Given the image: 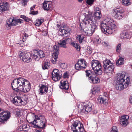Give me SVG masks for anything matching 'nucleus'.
Returning <instances> with one entry per match:
<instances>
[{
  "instance_id": "nucleus-1",
  "label": "nucleus",
  "mask_w": 132,
  "mask_h": 132,
  "mask_svg": "<svg viewBox=\"0 0 132 132\" xmlns=\"http://www.w3.org/2000/svg\"><path fill=\"white\" fill-rule=\"evenodd\" d=\"M93 16L92 14H88L85 16L84 22L85 24L90 25L91 27L86 26L84 28L81 27V31L86 36H91L95 31L97 29L98 23L95 21H93ZM81 27V25L80 24Z\"/></svg>"
},
{
  "instance_id": "nucleus-2",
  "label": "nucleus",
  "mask_w": 132,
  "mask_h": 132,
  "mask_svg": "<svg viewBox=\"0 0 132 132\" xmlns=\"http://www.w3.org/2000/svg\"><path fill=\"white\" fill-rule=\"evenodd\" d=\"M115 21L113 20L107 18L101 23V28L103 32L111 34L115 30Z\"/></svg>"
},
{
  "instance_id": "nucleus-3",
  "label": "nucleus",
  "mask_w": 132,
  "mask_h": 132,
  "mask_svg": "<svg viewBox=\"0 0 132 132\" xmlns=\"http://www.w3.org/2000/svg\"><path fill=\"white\" fill-rule=\"evenodd\" d=\"M28 80L21 77H20L17 79H15L13 81L11 84L13 90L16 91L19 90L22 88L23 86L25 83V82Z\"/></svg>"
},
{
  "instance_id": "nucleus-4",
  "label": "nucleus",
  "mask_w": 132,
  "mask_h": 132,
  "mask_svg": "<svg viewBox=\"0 0 132 132\" xmlns=\"http://www.w3.org/2000/svg\"><path fill=\"white\" fill-rule=\"evenodd\" d=\"M12 102L16 105L21 104L24 105L27 103V98L26 96L21 94L19 96H16L13 98Z\"/></svg>"
},
{
  "instance_id": "nucleus-5",
  "label": "nucleus",
  "mask_w": 132,
  "mask_h": 132,
  "mask_svg": "<svg viewBox=\"0 0 132 132\" xmlns=\"http://www.w3.org/2000/svg\"><path fill=\"white\" fill-rule=\"evenodd\" d=\"M103 71L106 73H111L113 71L114 69V65L111 63V61L108 59L103 62Z\"/></svg>"
},
{
  "instance_id": "nucleus-6",
  "label": "nucleus",
  "mask_w": 132,
  "mask_h": 132,
  "mask_svg": "<svg viewBox=\"0 0 132 132\" xmlns=\"http://www.w3.org/2000/svg\"><path fill=\"white\" fill-rule=\"evenodd\" d=\"M45 118L44 117L37 116H35V119L32 122H31L35 127H37L40 128H43L45 126V122L43 120Z\"/></svg>"
},
{
  "instance_id": "nucleus-7",
  "label": "nucleus",
  "mask_w": 132,
  "mask_h": 132,
  "mask_svg": "<svg viewBox=\"0 0 132 132\" xmlns=\"http://www.w3.org/2000/svg\"><path fill=\"white\" fill-rule=\"evenodd\" d=\"M91 65L95 73L98 75H101L102 73V67L98 61L93 60L92 62Z\"/></svg>"
},
{
  "instance_id": "nucleus-8",
  "label": "nucleus",
  "mask_w": 132,
  "mask_h": 132,
  "mask_svg": "<svg viewBox=\"0 0 132 132\" xmlns=\"http://www.w3.org/2000/svg\"><path fill=\"white\" fill-rule=\"evenodd\" d=\"M22 22L23 21L21 19H16L15 18L11 17L7 19L6 26L8 28L11 26H15L18 24V23H22Z\"/></svg>"
},
{
  "instance_id": "nucleus-9",
  "label": "nucleus",
  "mask_w": 132,
  "mask_h": 132,
  "mask_svg": "<svg viewBox=\"0 0 132 132\" xmlns=\"http://www.w3.org/2000/svg\"><path fill=\"white\" fill-rule=\"evenodd\" d=\"M83 125L80 122L77 120L73 122L71 126V130L73 132H82Z\"/></svg>"
},
{
  "instance_id": "nucleus-10",
  "label": "nucleus",
  "mask_w": 132,
  "mask_h": 132,
  "mask_svg": "<svg viewBox=\"0 0 132 132\" xmlns=\"http://www.w3.org/2000/svg\"><path fill=\"white\" fill-rule=\"evenodd\" d=\"M129 78L128 77H127L126 82H117L116 88L119 90H122L127 87L129 84Z\"/></svg>"
},
{
  "instance_id": "nucleus-11",
  "label": "nucleus",
  "mask_w": 132,
  "mask_h": 132,
  "mask_svg": "<svg viewBox=\"0 0 132 132\" xmlns=\"http://www.w3.org/2000/svg\"><path fill=\"white\" fill-rule=\"evenodd\" d=\"M20 59L24 62H29L31 61V54L26 52H21L19 55Z\"/></svg>"
},
{
  "instance_id": "nucleus-12",
  "label": "nucleus",
  "mask_w": 132,
  "mask_h": 132,
  "mask_svg": "<svg viewBox=\"0 0 132 132\" xmlns=\"http://www.w3.org/2000/svg\"><path fill=\"white\" fill-rule=\"evenodd\" d=\"M87 63L84 59H80L78 61L77 63L75 65V69L76 70H80L83 68H85L87 67Z\"/></svg>"
},
{
  "instance_id": "nucleus-13",
  "label": "nucleus",
  "mask_w": 132,
  "mask_h": 132,
  "mask_svg": "<svg viewBox=\"0 0 132 132\" xmlns=\"http://www.w3.org/2000/svg\"><path fill=\"white\" fill-rule=\"evenodd\" d=\"M113 15L115 18L120 19L123 17L122 11L119 8H114L113 10Z\"/></svg>"
},
{
  "instance_id": "nucleus-14",
  "label": "nucleus",
  "mask_w": 132,
  "mask_h": 132,
  "mask_svg": "<svg viewBox=\"0 0 132 132\" xmlns=\"http://www.w3.org/2000/svg\"><path fill=\"white\" fill-rule=\"evenodd\" d=\"M52 78L55 81H57L60 80L61 77V74L59 72L58 69H54L52 72Z\"/></svg>"
},
{
  "instance_id": "nucleus-15",
  "label": "nucleus",
  "mask_w": 132,
  "mask_h": 132,
  "mask_svg": "<svg viewBox=\"0 0 132 132\" xmlns=\"http://www.w3.org/2000/svg\"><path fill=\"white\" fill-rule=\"evenodd\" d=\"M71 41V38L66 37V38H63L58 43V44L60 47L64 48H67V44L69 43Z\"/></svg>"
},
{
  "instance_id": "nucleus-16",
  "label": "nucleus",
  "mask_w": 132,
  "mask_h": 132,
  "mask_svg": "<svg viewBox=\"0 0 132 132\" xmlns=\"http://www.w3.org/2000/svg\"><path fill=\"white\" fill-rule=\"evenodd\" d=\"M34 54H33V57L34 59L37 60L40 58L44 57L45 56V54L44 53L43 51L41 50H35L34 51Z\"/></svg>"
},
{
  "instance_id": "nucleus-17",
  "label": "nucleus",
  "mask_w": 132,
  "mask_h": 132,
  "mask_svg": "<svg viewBox=\"0 0 132 132\" xmlns=\"http://www.w3.org/2000/svg\"><path fill=\"white\" fill-rule=\"evenodd\" d=\"M10 113L8 111H4L0 113V122H3L9 118Z\"/></svg>"
},
{
  "instance_id": "nucleus-18",
  "label": "nucleus",
  "mask_w": 132,
  "mask_h": 132,
  "mask_svg": "<svg viewBox=\"0 0 132 132\" xmlns=\"http://www.w3.org/2000/svg\"><path fill=\"white\" fill-rule=\"evenodd\" d=\"M9 8V5L7 2L0 3V14H2L5 11H7Z\"/></svg>"
},
{
  "instance_id": "nucleus-19",
  "label": "nucleus",
  "mask_w": 132,
  "mask_h": 132,
  "mask_svg": "<svg viewBox=\"0 0 132 132\" xmlns=\"http://www.w3.org/2000/svg\"><path fill=\"white\" fill-rule=\"evenodd\" d=\"M70 29L66 26L64 25L61 26L59 29V32L62 33V34H60L62 37H64V34L66 35L69 34Z\"/></svg>"
},
{
  "instance_id": "nucleus-20",
  "label": "nucleus",
  "mask_w": 132,
  "mask_h": 132,
  "mask_svg": "<svg viewBox=\"0 0 132 132\" xmlns=\"http://www.w3.org/2000/svg\"><path fill=\"white\" fill-rule=\"evenodd\" d=\"M83 109H81V112L83 113L90 112L92 110V104L89 103L88 104L83 105Z\"/></svg>"
},
{
  "instance_id": "nucleus-21",
  "label": "nucleus",
  "mask_w": 132,
  "mask_h": 132,
  "mask_svg": "<svg viewBox=\"0 0 132 132\" xmlns=\"http://www.w3.org/2000/svg\"><path fill=\"white\" fill-rule=\"evenodd\" d=\"M129 118V116L127 115H124L121 116L120 120V123L124 127L126 126L128 124V120Z\"/></svg>"
},
{
  "instance_id": "nucleus-22",
  "label": "nucleus",
  "mask_w": 132,
  "mask_h": 132,
  "mask_svg": "<svg viewBox=\"0 0 132 132\" xmlns=\"http://www.w3.org/2000/svg\"><path fill=\"white\" fill-rule=\"evenodd\" d=\"M22 88L20 89L19 91L23 92L24 93H26L29 91L31 86L29 82L27 81L25 82V83L22 86Z\"/></svg>"
},
{
  "instance_id": "nucleus-23",
  "label": "nucleus",
  "mask_w": 132,
  "mask_h": 132,
  "mask_svg": "<svg viewBox=\"0 0 132 132\" xmlns=\"http://www.w3.org/2000/svg\"><path fill=\"white\" fill-rule=\"evenodd\" d=\"M41 86L40 87L39 92L41 95L46 94L47 92L48 87L47 85H41Z\"/></svg>"
},
{
  "instance_id": "nucleus-24",
  "label": "nucleus",
  "mask_w": 132,
  "mask_h": 132,
  "mask_svg": "<svg viewBox=\"0 0 132 132\" xmlns=\"http://www.w3.org/2000/svg\"><path fill=\"white\" fill-rule=\"evenodd\" d=\"M89 80L91 83L93 84L98 83L99 81V79L96 74H93L91 76L89 77Z\"/></svg>"
},
{
  "instance_id": "nucleus-25",
  "label": "nucleus",
  "mask_w": 132,
  "mask_h": 132,
  "mask_svg": "<svg viewBox=\"0 0 132 132\" xmlns=\"http://www.w3.org/2000/svg\"><path fill=\"white\" fill-rule=\"evenodd\" d=\"M125 76V74L123 73L118 74L117 77V82H125L126 81L124 79Z\"/></svg>"
},
{
  "instance_id": "nucleus-26",
  "label": "nucleus",
  "mask_w": 132,
  "mask_h": 132,
  "mask_svg": "<svg viewBox=\"0 0 132 132\" xmlns=\"http://www.w3.org/2000/svg\"><path fill=\"white\" fill-rule=\"evenodd\" d=\"M107 98V97L106 96H105L104 95L100 96L98 99V102L100 104H103L106 105L107 104L106 102Z\"/></svg>"
},
{
  "instance_id": "nucleus-27",
  "label": "nucleus",
  "mask_w": 132,
  "mask_h": 132,
  "mask_svg": "<svg viewBox=\"0 0 132 132\" xmlns=\"http://www.w3.org/2000/svg\"><path fill=\"white\" fill-rule=\"evenodd\" d=\"M61 85L60 87L62 89L67 90L69 88L68 82L67 81H63L60 82Z\"/></svg>"
},
{
  "instance_id": "nucleus-28",
  "label": "nucleus",
  "mask_w": 132,
  "mask_h": 132,
  "mask_svg": "<svg viewBox=\"0 0 132 132\" xmlns=\"http://www.w3.org/2000/svg\"><path fill=\"white\" fill-rule=\"evenodd\" d=\"M43 7L45 10H51V5L50 4L47 2H44L43 3Z\"/></svg>"
},
{
  "instance_id": "nucleus-29",
  "label": "nucleus",
  "mask_w": 132,
  "mask_h": 132,
  "mask_svg": "<svg viewBox=\"0 0 132 132\" xmlns=\"http://www.w3.org/2000/svg\"><path fill=\"white\" fill-rule=\"evenodd\" d=\"M119 58L116 62V64L117 65H121L124 64V57L121 56H119Z\"/></svg>"
},
{
  "instance_id": "nucleus-30",
  "label": "nucleus",
  "mask_w": 132,
  "mask_h": 132,
  "mask_svg": "<svg viewBox=\"0 0 132 132\" xmlns=\"http://www.w3.org/2000/svg\"><path fill=\"white\" fill-rule=\"evenodd\" d=\"M94 14L95 19L96 20L100 19L102 16L100 11H98L97 12H95Z\"/></svg>"
},
{
  "instance_id": "nucleus-31",
  "label": "nucleus",
  "mask_w": 132,
  "mask_h": 132,
  "mask_svg": "<svg viewBox=\"0 0 132 132\" xmlns=\"http://www.w3.org/2000/svg\"><path fill=\"white\" fill-rule=\"evenodd\" d=\"M58 57V54L53 53L52 55V59L51 60V62L53 64L55 63Z\"/></svg>"
},
{
  "instance_id": "nucleus-32",
  "label": "nucleus",
  "mask_w": 132,
  "mask_h": 132,
  "mask_svg": "<svg viewBox=\"0 0 132 132\" xmlns=\"http://www.w3.org/2000/svg\"><path fill=\"white\" fill-rule=\"evenodd\" d=\"M121 37L122 38H129V35L128 33L125 31H123L121 34Z\"/></svg>"
},
{
  "instance_id": "nucleus-33",
  "label": "nucleus",
  "mask_w": 132,
  "mask_h": 132,
  "mask_svg": "<svg viewBox=\"0 0 132 132\" xmlns=\"http://www.w3.org/2000/svg\"><path fill=\"white\" fill-rule=\"evenodd\" d=\"M50 66V63L47 62H45L42 64V68L43 69H48Z\"/></svg>"
},
{
  "instance_id": "nucleus-34",
  "label": "nucleus",
  "mask_w": 132,
  "mask_h": 132,
  "mask_svg": "<svg viewBox=\"0 0 132 132\" xmlns=\"http://www.w3.org/2000/svg\"><path fill=\"white\" fill-rule=\"evenodd\" d=\"M53 53L58 54L59 53V46L56 45H54L53 47Z\"/></svg>"
},
{
  "instance_id": "nucleus-35",
  "label": "nucleus",
  "mask_w": 132,
  "mask_h": 132,
  "mask_svg": "<svg viewBox=\"0 0 132 132\" xmlns=\"http://www.w3.org/2000/svg\"><path fill=\"white\" fill-rule=\"evenodd\" d=\"M71 44L72 46L76 48L78 51H79L80 50L79 45L76 42H72Z\"/></svg>"
},
{
  "instance_id": "nucleus-36",
  "label": "nucleus",
  "mask_w": 132,
  "mask_h": 132,
  "mask_svg": "<svg viewBox=\"0 0 132 132\" xmlns=\"http://www.w3.org/2000/svg\"><path fill=\"white\" fill-rule=\"evenodd\" d=\"M77 38L79 43H81L82 42V41L84 39V36L83 35H78L77 36Z\"/></svg>"
},
{
  "instance_id": "nucleus-37",
  "label": "nucleus",
  "mask_w": 132,
  "mask_h": 132,
  "mask_svg": "<svg viewBox=\"0 0 132 132\" xmlns=\"http://www.w3.org/2000/svg\"><path fill=\"white\" fill-rule=\"evenodd\" d=\"M122 3L123 5L127 6L130 4V3L128 0H122Z\"/></svg>"
},
{
  "instance_id": "nucleus-38",
  "label": "nucleus",
  "mask_w": 132,
  "mask_h": 132,
  "mask_svg": "<svg viewBox=\"0 0 132 132\" xmlns=\"http://www.w3.org/2000/svg\"><path fill=\"white\" fill-rule=\"evenodd\" d=\"M100 89L99 87H94L92 90V93L93 94H95L96 93L98 92Z\"/></svg>"
},
{
  "instance_id": "nucleus-39",
  "label": "nucleus",
  "mask_w": 132,
  "mask_h": 132,
  "mask_svg": "<svg viewBox=\"0 0 132 132\" xmlns=\"http://www.w3.org/2000/svg\"><path fill=\"white\" fill-rule=\"evenodd\" d=\"M101 43V40L98 37H97L94 40V43L96 45L99 44Z\"/></svg>"
},
{
  "instance_id": "nucleus-40",
  "label": "nucleus",
  "mask_w": 132,
  "mask_h": 132,
  "mask_svg": "<svg viewBox=\"0 0 132 132\" xmlns=\"http://www.w3.org/2000/svg\"><path fill=\"white\" fill-rule=\"evenodd\" d=\"M85 72L86 73V75L89 78V77L93 75L90 70H87Z\"/></svg>"
},
{
  "instance_id": "nucleus-41",
  "label": "nucleus",
  "mask_w": 132,
  "mask_h": 132,
  "mask_svg": "<svg viewBox=\"0 0 132 132\" xmlns=\"http://www.w3.org/2000/svg\"><path fill=\"white\" fill-rule=\"evenodd\" d=\"M121 44H119L116 47V51L118 53L120 52L121 49Z\"/></svg>"
},
{
  "instance_id": "nucleus-42",
  "label": "nucleus",
  "mask_w": 132,
  "mask_h": 132,
  "mask_svg": "<svg viewBox=\"0 0 132 132\" xmlns=\"http://www.w3.org/2000/svg\"><path fill=\"white\" fill-rule=\"evenodd\" d=\"M23 130L26 131L28 129L29 126H27V124H23L21 125Z\"/></svg>"
},
{
  "instance_id": "nucleus-43",
  "label": "nucleus",
  "mask_w": 132,
  "mask_h": 132,
  "mask_svg": "<svg viewBox=\"0 0 132 132\" xmlns=\"http://www.w3.org/2000/svg\"><path fill=\"white\" fill-rule=\"evenodd\" d=\"M67 66V64L66 63H62L60 65V67L63 69H65L66 68Z\"/></svg>"
},
{
  "instance_id": "nucleus-44",
  "label": "nucleus",
  "mask_w": 132,
  "mask_h": 132,
  "mask_svg": "<svg viewBox=\"0 0 132 132\" xmlns=\"http://www.w3.org/2000/svg\"><path fill=\"white\" fill-rule=\"evenodd\" d=\"M21 17L25 21L28 22L29 21L30 19L28 17L24 15H21Z\"/></svg>"
},
{
  "instance_id": "nucleus-45",
  "label": "nucleus",
  "mask_w": 132,
  "mask_h": 132,
  "mask_svg": "<svg viewBox=\"0 0 132 132\" xmlns=\"http://www.w3.org/2000/svg\"><path fill=\"white\" fill-rule=\"evenodd\" d=\"M28 36V35L26 34V33H24L23 35V42H24L25 39L27 38Z\"/></svg>"
},
{
  "instance_id": "nucleus-46",
  "label": "nucleus",
  "mask_w": 132,
  "mask_h": 132,
  "mask_svg": "<svg viewBox=\"0 0 132 132\" xmlns=\"http://www.w3.org/2000/svg\"><path fill=\"white\" fill-rule=\"evenodd\" d=\"M38 13V11H30V14L34 15L37 14Z\"/></svg>"
},
{
  "instance_id": "nucleus-47",
  "label": "nucleus",
  "mask_w": 132,
  "mask_h": 132,
  "mask_svg": "<svg viewBox=\"0 0 132 132\" xmlns=\"http://www.w3.org/2000/svg\"><path fill=\"white\" fill-rule=\"evenodd\" d=\"M94 0H87V3L88 5L92 4L94 2Z\"/></svg>"
},
{
  "instance_id": "nucleus-48",
  "label": "nucleus",
  "mask_w": 132,
  "mask_h": 132,
  "mask_svg": "<svg viewBox=\"0 0 132 132\" xmlns=\"http://www.w3.org/2000/svg\"><path fill=\"white\" fill-rule=\"evenodd\" d=\"M103 45L104 46L108 47L109 45V43L107 42H104L102 43Z\"/></svg>"
},
{
  "instance_id": "nucleus-49",
  "label": "nucleus",
  "mask_w": 132,
  "mask_h": 132,
  "mask_svg": "<svg viewBox=\"0 0 132 132\" xmlns=\"http://www.w3.org/2000/svg\"><path fill=\"white\" fill-rule=\"evenodd\" d=\"M69 75L68 74V72H65L63 75V77L64 78H68L69 77Z\"/></svg>"
},
{
  "instance_id": "nucleus-50",
  "label": "nucleus",
  "mask_w": 132,
  "mask_h": 132,
  "mask_svg": "<svg viewBox=\"0 0 132 132\" xmlns=\"http://www.w3.org/2000/svg\"><path fill=\"white\" fill-rule=\"evenodd\" d=\"M111 131H113L114 132H118V131L117 129L116 126H114L113 127Z\"/></svg>"
},
{
  "instance_id": "nucleus-51",
  "label": "nucleus",
  "mask_w": 132,
  "mask_h": 132,
  "mask_svg": "<svg viewBox=\"0 0 132 132\" xmlns=\"http://www.w3.org/2000/svg\"><path fill=\"white\" fill-rule=\"evenodd\" d=\"M18 131H23V128L22 127V125L18 127Z\"/></svg>"
},
{
  "instance_id": "nucleus-52",
  "label": "nucleus",
  "mask_w": 132,
  "mask_h": 132,
  "mask_svg": "<svg viewBox=\"0 0 132 132\" xmlns=\"http://www.w3.org/2000/svg\"><path fill=\"white\" fill-rule=\"evenodd\" d=\"M44 21V20L43 19H38V22L39 23V24L41 25Z\"/></svg>"
},
{
  "instance_id": "nucleus-53",
  "label": "nucleus",
  "mask_w": 132,
  "mask_h": 132,
  "mask_svg": "<svg viewBox=\"0 0 132 132\" xmlns=\"http://www.w3.org/2000/svg\"><path fill=\"white\" fill-rule=\"evenodd\" d=\"M27 0H23L22 2V4L23 5H25L27 4Z\"/></svg>"
},
{
  "instance_id": "nucleus-54",
  "label": "nucleus",
  "mask_w": 132,
  "mask_h": 132,
  "mask_svg": "<svg viewBox=\"0 0 132 132\" xmlns=\"http://www.w3.org/2000/svg\"><path fill=\"white\" fill-rule=\"evenodd\" d=\"M36 5H34L33 6H32L31 7L30 9V11H32L35 8V7L36 6Z\"/></svg>"
},
{
  "instance_id": "nucleus-55",
  "label": "nucleus",
  "mask_w": 132,
  "mask_h": 132,
  "mask_svg": "<svg viewBox=\"0 0 132 132\" xmlns=\"http://www.w3.org/2000/svg\"><path fill=\"white\" fill-rule=\"evenodd\" d=\"M129 101L130 103H132V96H130V97Z\"/></svg>"
},
{
  "instance_id": "nucleus-56",
  "label": "nucleus",
  "mask_w": 132,
  "mask_h": 132,
  "mask_svg": "<svg viewBox=\"0 0 132 132\" xmlns=\"http://www.w3.org/2000/svg\"><path fill=\"white\" fill-rule=\"evenodd\" d=\"M95 9L96 11L95 12H97L98 11H100V9L98 7H96Z\"/></svg>"
},
{
  "instance_id": "nucleus-57",
  "label": "nucleus",
  "mask_w": 132,
  "mask_h": 132,
  "mask_svg": "<svg viewBox=\"0 0 132 132\" xmlns=\"http://www.w3.org/2000/svg\"><path fill=\"white\" fill-rule=\"evenodd\" d=\"M35 25L36 26H39L40 25V24H39V23L38 22L36 23Z\"/></svg>"
},
{
  "instance_id": "nucleus-58",
  "label": "nucleus",
  "mask_w": 132,
  "mask_h": 132,
  "mask_svg": "<svg viewBox=\"0 0 132 132\" xmlns=\"http://www.w3.org/2000/svg\"><path fill=\"white\" fill-rule=\"evenodd\" d=\"M97 110H95L94 112V114H96L97 113Z\"/></svg>"
},
{
  "instance_id": "nucleus-59",
  "label": "nucleus",
  "mask_w": 132,
  "mask_h": 132,
  "mask_svg": "<svg viewBox=\"0 0 132 132\" xmlns=\"http://www.w3.org/2000/svg\"><path fill=\"white\" fill-rule=\"evenodd\" d=\"M78 1L79 2H81L83 0H78Z\"/></svg>"
},
{
  "instance_id": "nucleus-60",
  "label": "nucleus",
  "mask_w": 132,
  "mask_h": 132,
  "mask_svg": "<svg viewBox=\"0 0 132 132\" xmlns=\"http://www.w3.org/2000/svg\"><path fill=\"white\" fill-rule=\"evenodd\" d=\"M20 114V112H18V115H19Z\"/></svg>"
},
{
  "instance_id": "nucleus-61",
  "label": "nucleus",
  "mask_w": 132,
  "mask_h": 132,
  "mask_svg": "<svg viewBox=\"0 0 132 132\" xmlns=\"http://www.w3.org/2000/svg\"><path fill=\"white\" fill-rule=\"evenodd\" d=\"M36 132H42L41 131L39 130H37Z\"/></svg>"
},
{
  "instance_id": "nucleus-62",
  "label": "nucleus",
  "mask_w": 132,
  "mask_h": 132,
  "mask_svg": "<svg viewBox=\"0 0 132 132\" xmlns=\"http://www.w3.org/2000/svg\"><path fill=\"white\" fill-rule=\"evenodd\" d=\"M65 37H67V36H65Z\"/></svg>"
},
{
  "instance_id": "nucleus-63",
  "label": "nucleus",
  "mask_w": 132,
  "mask_h": 132,
  "mask_svg": "<svg viewBox=\"0 0 132 132\" xmlns=\"http://www.w3.org/2000/svg\"><path fill=\"white\" fill-rule=\"evenodd\" d=\"M128 1H130V0H128Z\"/></svg>"
}]
</instances>
